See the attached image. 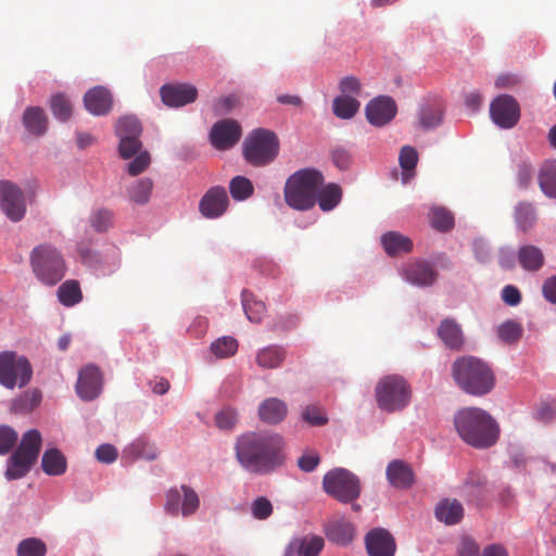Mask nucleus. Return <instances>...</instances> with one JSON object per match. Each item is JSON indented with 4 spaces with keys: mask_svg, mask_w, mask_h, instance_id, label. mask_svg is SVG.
I'll use <instances>...</instances> for the list:
<instances>
[{
    "mask_svg": "<svg viewBox=\"0 0 556 556\" xmlns=\"http://www.w3.org/2000/svg\"><path fill=\"white\" fill-rule=\"evenodd\" d=\"M59 301L67 307L78 304L83 300V292L77 280H66L58 289Z\"/></svg>",
    "mask_w": 556,
    "mask_h": 556,
    "instance_id": "obj_32",
    "label": "nucleus"
},
{
    "mask_svg": "<svg viewBox=\"0 0 556 556\" xmlns=\"http://www.w3.org/2000/svg\"><path fill=\"white\" fill-rule=\"evenodd\" d=\"M533 170L528 164H520L518 167L517 180L520 188H527L531 184Z\"/></svg>",
    "mask_w": 556,
    "mask_h": 556,
    "instance_id": "obj_64",
    "label": "nucleus"
},
{
    "mask_svg": "<svg viewBox=\"0 0 556 556\" xmlns=\"http://www.w3.org/2000/svg\"><path fill=\"white\" fill-rule=\"evenodd\" d=\"M251 511L255 519L264 520L273 514V505L269 500L262 496L252 503Z\"/></svg>",
    "mask_w": 556,
    "mask_h": 556,
    "instance_id": "obj_54",
    "label": "nucleus"
},
{
    "mask_svg": "<svg viewBox=\"0 0 556 556\" xmlns=\"http://www.w3.org/2000/svg\"><path fill=\"white\" fill-rule=\"evenodd\" d=\"M368 556H394L396 543L393 535L383 528H375L365 536Z\"/></svg>",
    "mask_w": 556,
    "mask_h": 556,
    "instance_id": "obj_17",
    "label": "nucleus"
},
{
    "mask_svg": "<svg viewBox=\"0 0 556 556\" xmlns=\"http://www.w3.org/2000/svg\"><path fill=\"white\" fill-rule=\"evenodd\" d=\"M29 263L35 277L48 287L59 283L67 269L61 251L49 243L35 247L30 252Z\"/></svg>",
    "mask_w": 556,
    "mask_h": 556,
    "instance_id": "obj_5",
    "label": "nucleus"
},
{
    "mask_svg": "<svg viewBox=\"0 0 556 556\" xmlns=\"http://www.w3.org/2000/svg\"><path fill=\"white\" fill-rule=\"evenodd\" d=\"M241 137V126L232 119L216 122L208 134L211 144L220 151L231 149Z\"/></svg>",
    "mask_w": 556,
    "mask_h": 556,
    "instance_id": "obj_13",
    "label": "nucleus"
},
{
    "mask_svg": "<svg viewBox=\"0 0 556 556\" xmlns=\"http://www.w3.org/2000/svg\"><path fill=\"white\" fill-rule=\"evenodd\" d=\"M153 182L150 178H142L137 180L129 188V198L137 204H146L151 195Z\"/></svg>",
    "mask_w": 556,
    "mask_h": 556,
    "instance_id": "obj_42",
    "label": "nucleus"
},
{
    "mask_svg": "<svg viewBox=\"0 0 556 556\" xmlns=\"http://www.w3.org/2000/svg\"><path fill=\"white\" fill-rule=\"evenodd\" d=\"M438 334L444 344L453 350L463 346L464 338L459 325L453 319H444L438 328Z\"/></svg>",
    "mask_w": 556,
    "mask_h": 556,
    "instance_id": "obj_26",
    "label": "nucleus"
},
{
    "mask_svg": "<svg viewBox=\"0 0 556 556\" xmlns=\"http://www.w3.org/2000/svg\"><path fill=\"white\" fill-rule=\"evenodd\" d=\"M0 207L5 216L16 223L26 214L25 197L21 188L10 180H0Z\"/></svg>",
    "mask_w": 556,
    "mask_h": 556,
    "instance_id": "obj_11",
    "label": "nucleus"
},
{
    "mask_svg": "<svg viewBox=\"0 0 556 556\" xmlns=\"http://www.w3.org/2000/svg\"><path fill=\"white\" fill-rule=\"evenodd\" d=\"M141 131V124L135 116H123L117 121L115 126V134L119 138L139 137Z\"/></svg>",
    "mask_w": 556,
    "mask_h": 556,
    "instance_id": "obj_39",
    "label": "nucleus"
},
{
    "mask_svg": "<svg viewBox=\"0 0 556 556\" xmlns=\"http://www.w3.org/2000/svg\"><path fill=\"white\" fill-rule=\"evenodd\" d=\"M490 115L498 127L513 128L520 118L519 104L511 96H498L490 105Z\"/></svg>",
    "mask_w": 556,
    "mask_h": 556,
    "instance_id": "obj_12",
    "label": "nucleus"
},
{
    "mask_svg": "<svg viewBox=\"0 0 556 556\" xmlns=\"http://www.w3.org/2000/svg\"><path fill=\"white\" fill-rule=\"evenodd\" d=\"M16 553L17 556H46L47 546L40 539L28 538L20 542Z\"/></svg>",
    "mask_w": 556,
    "mask_h": 556,
    "instance_id": "obj_44",
    "label": "nucleus"
},
{
    "mask_svg": "<svg viewBox=\"0 0 556 556\" xmlns=\"http://www.w3.org/2000/svg\"><path fill=\"white\" fill-rule=\"evenodd\" d=\"M302 418L313 427H320L328 422L325 412L317 405L306 406L302 412Z\"/></svg>",
    "mask_w": 556,
    "mask_h": 556,
    "instance_id": "obj_48",
    "label": "nucleus"
},
{
    "mask_svg": "<svg viewBox=\"0 0 556 556\" xmlns=\"http://www.w3.org/2000/svg\"><path fill=\"white\" fill-rule=\"evenodd\" d=\"M103 378L100 369L94 365H87L80 371L76 383V392L84 401L98 397L102 391Z\"/></svg>",
    "mask_w": 556,
    "mask_h": 556,
    "instance_id": "obj_15",
    "label": "nucleus"
},
{
    "mask_svg": "<svg viewBox=\"0 0 556 556\" xmlns=\"http://www.w3.org/2000/svg\"><path fill=\"white\" fill-rule=\"evenodd\" d=\"M328 538L340 545H348L354 539V526L351 522H333L327 528Z\"/></svg>",
    "mask_w": 556,
    "mask_h": 556,
    "instance_id": "obj_33",
    "label": "nucleus"
},
{
    "mask_svg": "<svg viewBox=\"0 0 556 556\" xmlns=\"http://www.w3.org/2000/svg\"><path fill=\"white\" fill-rule=\"evenodd\" d=\"M479 545L469 538H464L458 545L459 556H479Z\"/></svg>",
    "mask_w": 556,
    "mask_h": 556,
    "instance_id": "obj_61",
    "label": "nucleus"
},
{
    "mask_svg": "<svg viewBox=\"0 0 556 556\" xmlns=\"http://www.w3.org/2000/svg\"><path fill=\"white\" fill-rule=\"evenodd\" d=\"M387 478L390 484L396 489H408L414 483L413 469L400 459H394L388 465Z\"/></svg>",
    "mask_w": 556,
    "mask_h": 556,
    "instance_id": "obj_22",
    "label": "nucleus"
},
{
    "mask_svg": "<svg viewBox=\"0 0 556 556\" xmlns=\"http://www.w3.org/2000/svg\"><path fill=\"white\" fill-rule=\"evenodd\" d=\"M454 426L462 440L476 448L494 445L500 437L496 420L478 407L462 408L454 415Z\"/></svg>",
    "mask_w": 556,
    "mask_h": 556,
    "instance_id": "obj_1",
    "label": "nucleus"
},
{
    "mask_svg": "<svg viewBox=\"0 0 556 556\" xmlns=\"http://www.w3.org/2000/svg\"><path fill=\"white\" fill-rule=\"evenodd\" d=\"M90 225L98 232H104L112 226L113 213L106 208H100L90 215Z\"/></svg>",
    "mask_w": 556,
    "mask_h": 556,
    "instance_id": "obj_47",
    "label": "nucleus"
},
{
    "mask_svg": "<svg viewBox=\"0 0 556 556\" xmlns=\"http://www.w3.org/2000/svg\"><path fill=\"white\" fill-rule=\"evenodd\" d=\"M339 89L344 97H357L361 94L362 85L357 77L345 76L340 80Z\"/></svg>",
    "mask_w": 556,
    "mask_h": 556,
    "instance_id": "obj_52",
    "label": "nucleus"
},
{
    "mask_svg": "<svg viewBox=\"0 0 556 556\" xmlns=\"http://www.w3.org/2000/svg\"><path fill=\"white\" fill-rule=\"evenodd\" d=\"M430 222L437 230L447 231L453 227L454 218L450 211L443 207H434L431 211Z\"/></svg>",
    "mask_w": 556,
    "mask_h": 556,
    "instance_id": "obj_46",
    "label": "nucleus"
},
{
    "mask_svg": "<svg viewBox=\"0 0 556 556\" xmlns=\"http://www.w3.org/2000/svg\"><path fill=\"white\" fill-rule=\"evenodd\" d=\"M333 164L340 169H346L352 161L351 153L348 149L338 147L331 152Z\"/></svg>",
    "mask_w": 556,
    "mask_h": 556,
    "instance_id": "obj_58",
    "label": "nucleus"
},
{
    "mask_svg": "<svg viewBox=\"0 0 556 556\" xmlns=\"http://www.w3.org/2000/svg\"><path fill=\"white\" fill-rule=\"evenodd\" d=\"M342 190L337 184H328L323 185L320 189H318V198L317 202L320 210L324 212H329L333 210L341 201Z\"/></svg>",
    "mask_w": 556,
    "mask_h": 556,
    "instance_id": "obj_31",
    "label": "nucleus"
},
{
    "mask_svg": "<svg viewBox=\"0 0 556 556\" xmlns=\"http://www.w3.org/2000/svg\"><path fill=\"white\" fill-rule=\"evenodd\" d=\"M96 457L100 463L111 464L117 458V450L111 444H102L97 448Z\"/></svg>",
    "mask_w": 556,
    "mask_h": 556,
    "instance_id": "obj_59",
    "label": "nucleus"
},
{
    "mask_svg": "<svg viewBox=\"0 0 556 556\" xmlns=\"http://www.w3.org/2000/svg\"><path fill=\"white\" fill-rule=\"evenodd\" d=\"M283 438L277 433H258L245 441V467L268 472L282 464Z\"/></svg>",
    "mask_w": 556,
    "mask_h": 556,
    "instance_id": "obj_4",
    "label": "nucleus"
},
{
    "mask_svg": "<svg viewBox=\"0 0 556 556\" xmlns=\"http://www.w3.org/2000/svg\"><path fill=\"white\" fill-rule=\"evenodd\" d=\"M229 199L226 189L220 186L210 188L199 202V211L210 219L218 218L228 208Z\"/></svg>",
    "mask_w": 556,
    "mask_h": 556,
    "instance_id": "obj_14",
    "label": "nucleus"
},
{
    "mask_svg": "<svg viewBox=\"0 0 556 556\" xmlns=\"http://www.w3.org/2000/svg\"><path fill=\"white\" fill-rule=\"evenodd\" d=\"M518 262L528 271H536L544 264V255L541 249L535 245H523L518 251Z\"/></svg>",
    "mask_w": 556,
    "mask_h": 556,
    "instance_id": "obj_29",
    "label": "nucleus"
},
{
    "mask_svg": "<svg viewBox=\"0 0 556 556\" xmlns=\"http://www.w3.org/2000/svg\"><path fill=\"white\" fill-rule=\"evenodd\" d=\"M379 408L393 413L405 408L412 399L408 382L399 375H388L379 380L375 389Z\"/></svg>",
    "mask_w": 556,
    "mask_h": 556,
    "instance_id": "obj_6",
    "label": "nucleus"
},
{
    "mask_svg": "<svg viewBox=\"0 0 556 556\" xmlns=\"http://www.w3.org/2000/svg\"><path fill=\"white\" fill-rule=\"evenodd\" d=\"M463 516V506L456 500H443L435 507V517L446 525L458 523Z\"/></svg>",
    "mask_w": 556,
    "mask_h": 556,
    "instance_id": "obj_28",
    "label": "nucleus"
},
{
    "mask_svg": "<svg viewBox=\"0 0 556 556\" xmlns=\"http://www.w3.org/2000/svg\"><path fill=\"white\" fill-rule=\"evenodd\" d=\"M286 352L280 346H268L261 350L256 363L263 368H277L285 361Z\"/></svg>",
    "mask_w": 556,
    "mask_h": 556,
    "instance_id": "obj_34",
    "label": "nucleus"
},
{
    "mask_svg": "<svg viewBox=\"0 0 556 556\" xmlns=\"http://www.w3.org/2000/svg\"><path fill=\"white\" fill-rule=\"evenodd\" d=\"M325 184L323 173L316 168H302L290 175L283 188L288 206L296 211H308L317 202L318 189Z\"/></svg>",
    "mask_w": 556,
    "mask_h": 556,
    "instance_id": "obj_3",
    "label": "nucleus"
},
{
    "mask_svg": "<svg viewBox=\"0 0 556 556\" xmlns=\"http://www.w3.org/2000/svg\"><path fill=\"white\" fill-rule=\"evenodd\" d=\"M396 114V104L390 97H378L372 99L366 106V116L374 126H384L393 119Z\"/></svg>",
    "mask_w": 556,
    "mask_h": 556,
    "instance_id": "obj_18",
    "label": "nucleus"
},
{
    "mask_svg": "<svg viewBox=\"0 0 556 556\" xmlns=\"http://www.w3.org/2000/svg\"><path fill=\"white\" fill-rule=\"evenodd\" d=\"M41 434L30 429L22 437L21 443L8 460L5 477L9 480L24 477L37 460L41 447Z\"/></svg>",
    "mask_w": 556,
    "mask_h": 556,
    "instance_id": "obj_7",
    "label": "nucleus"
},
{
    "mask_svg": "<svg viewBox=\"0 0 556 556\" xmlns=\"http://www.w3.org/2000/svg\"><path fill=\"white\" fill-rule=\"evenodd\" d=\"M542 293L546 301L556 304V275L543 282Z\"/></svg>",
    "mask_w": 556,
    "mask_h": 556,
    "instance_id": "obj_62",
    "label": "nucleus"
},
{
    "mask_svg": "<svg viewBox=\"0 0 556 556\" xmlns=\"http://www.w3.org/2000/svg\"><path fill=\"white\" fill-rule=\"evenodd\" d=\"M442 108L438 103L424 105L419 112V125L425 129L433 128L442 122Z\"/></svg>",
    "mask_w": 556,
    "mask_h": 556,
    "instance_id": "obj_37",
    "label": "nucleus"
},
{
    "mask_svg": "<svg viewBox=\"0 0 556 556\" xmlns=\"http://www.w3.org/2000/svg\"><path fill=\"white\" fill-rule=\"evenodd\" d=\"M215 422L220 430H231L238 422V415L227 407L216 414Z\"/></svg>",
    "mask_w": 556,
    "mask_h": 556,
    "instance_id": "obj_51",
    "label": "nucleus"
},
{
    "mask_svg": "<svg viewBox=\"0 0 556 556\" xmlns=\"http://www.w3.org/2000/svg\"><path fill=\"white\" fill-rule=\"evenodd\" d=\"M381 244L389 256H397L409 253L413 250V241L397 231H388L381 236Z\"/></svg>",
    "mask_w": 556,
    "mask_h": 556,
    "instance_id": "obj_24",
    "label": "nucleus"
},
{
    "mask_svg": "<svg viewBox=\"0 0 556 556\" xmlns=\"http://www.w3.org/2000/svg\"><path fill=\"white\" fill-rule=\"evenodd\" d=\"M127 452L136 458L154 460L157 457V450L144 438H138L127 448Z\"/></svg>",
    "mask_w": 556,
    "mask_h": 556,
    "instance_id": "obj_41",
    "label": "nucleus"
},
{
    "mask_svg": "<svg viewBox=\"0 0 556 556\" xmlns=\"http://www.w3.org/2000/svg\"><path fill=\"white\" fill-rule=\"evenodd\" d=\"M323 489L328 495L344 504L355 502L362 492L358 477L344 468H334L326 472Z\"/></svg>",
    "mask_w": 556,
    "mask_h": 556,
    "instance_id": "obj_9",
    "label": "nucleus"
},
{
    "mask_svg": "<svg viewBox=\"0 0 556 556\" xmlns=\"http://www.w3.org/2000/svg\"><path fill=\"white\" fill-rule=\"evenodd\" d=\"M539 185L548 198H556V160L546 161L539 173Z\"/></svg>",
    "mask_w": 556,
    "mask_h": 556,
    "instance_id": "obj_30",
    "label": "nucleus"
},
{
    "mask_svg": "<svg viewBox=\"0 0 556 556\" xmlns=\"http://www.w3.org/2000/svg\"><path fill=\"white\" fill-rule=\"evenodd\" d=\"M502 300L510 306H516L521 302L520 291L511 285H508L502 290Z\"/></svg>",
    "mask_w": 556,
    "mask_h": 556,
    "instance_id": "obj_60",
    "label": "nucleus"
},
{
    "mask_svg": "<svg viewBox=\"0 0 556 556\" xmlns=\"http://www.w3.org/2000/svg\"><path fill=\"white\" fill-rule=\"evenodd\" d=\"M266 313V306L262 301L248 298L245 294V316L253 323H260Z\"/></svg>",
    "mask_w": 556,
    "mask_h": 556,
    "instance_id": "obj_49",
    "label": "nucleus"
},
{
    "mask_svg": "<svg viewBox=\"0 0 556 556\" xmlns=\"http://www.w3.org/2000/svg\"><path fill=\"white\" fill-rule=\"evenodd\" d=\"M141 148V142L139 141V137H124L119 138V154L123 159L132 157Z\"/></svg>",
    "mask_w": 556,
    "mask_h": 556,
    "instance_id": "obj_55",
    "label": "nucleus"
},
{
    "mask_svg": "<svg viewBox=\"0 0 556 556\" xmlns=\"http://www.w3.org/2000/svg\"><path fill=\"white\" fill-rule=\"evenodd\" d=\"M50 108L53 116L60 122H66L72 116V103L65 94L59 93L52 96L50 99Z\"/></svg>",
    "mask_w": 556,
    "mask_h": 556,
    "instance_id": "obj_40",
    "label": "nucleus"
},
{
    "mask_svg": "<svg viewBox=\"0 0 556 556\" xmlns=\"http://www.w3.org/2000/svg\"><path fill=\"white\" fill-rule=\"evenodd\" d=\"M33 370L25 357L14 352L0 353V384L8 389L26 386L31 379Z\"/></svg>",
    "mask_w": 556,
    "mask_h": 556,
    "instance_id": "obj_10",
    "label": "nucleus"
},
{
    "mask_svg": "<svg viewBox=\"0 0 556 556\" xmlns=\"http://www.w3.org/2000/svg\"><path fill=\"white\" fill-rule=\"evenodd\" d=\"M17 433L8 426H0V454H7L15 445Z\"/></svg>",
    "mask_w": 556,
    "mask_h": 556,
    "instance_id": "obj_56",
    "label": "nucleus"
},
{
    "mask_svg": "<svg viewBox=\"0 0 556 556\" xmlns=\"http://www.w3.org/2000/svg\"><path fill=\"white\" fill-rule=\"evenodd\" d=\"M361 103L353 97L340 96L333 100V113L342 119L352 118L359 110Z\"/></svg>",
    "mask_w": 556,
    "mask_h": 556,
    "instance_id": "obj_36",
    "label": "nucleus"
},
{
    "mask_svg": "<svg viewBox=\"0 0 556 556\" xmlns=\"http://www.w3.org/2000/svg\"><path fill=\"white\" fill-rule=\"evenodd\" d=\"M151 159L148 152H141L128 164V173L131 176H137L144 172L150 165Z\"/></svg>",
    "mask_w": 556,
    "mask_h": 556,
    "instance_id": "obj_57",
    "label": "nucleus"
},
{
    "mask_svg": "<svg viewBox=\"0 0 556 556\" xmlns=\"http://www.w3.org/2000/svg\"><path fill=\"white\" fill-rule=\"evenodd\" d=\"M288 414V405L278 397H268L258 406L260 419L268 425H277L285 420Z\"/></svg>",
    "mask_w": 556,
    "mask_h": 556,
    "instance_id": "obj_21",
    "label": "nucleus"
},
{
    "mask_svg": "<svg viewBox=\"0 0 556 556\" xmlns=\"http://www.w3.org/2000/svg\"><path fill=\"white\" fill-rule=\"evenodd\" d=\"M279 149V139L273 130L256 128L245 139V161L254 166H266L276 160Z\"/></svg>",
    "mask_w": 556,
    "mask_h": 556,
    "instance_id": "obj_8",
    "label": "nucleus"
},
{
    "mask_svg": "<svg viewBox=\"0 0 556 556\" xmlns=\"http://www.w3.org/2000/svg\"><path fill=\"white\" fill-rule=\"evenodd\" d=\"M84 104L92 115H106L112 109V94L106 88L97 86L86 92Z\"/></svg>",
    "mask_w": 556,
    "mask_h": 556,
    "instance_id": "obj_20",
    "label": "nucleus"
},
{
    "mask_svg": "<svg viewBox=\"0 0 556 556\" xmlns=\"http://www.w3.org/2000/svg\"><path fill=\"white\" fill-rule=\"evenodd\" d=\"M515 220L520 230L526 232L531 229L536 220L533 205L528 202L518 203L515 207Z\"/></svg>",
    "mask_w": 556,
    "mask_h": 556,
    "instance_id": "obj_35",
    "label": "nucleus"
},
{
    "mask_svg": "<svg viewBox=\"0 0 556 556\" xmlns=\"http://www.w3.org/2000/svg\"><path fill=\"white\" fill-rule=\"evenodd\" d=\"M238 341L232 337H222L211 344V352L218 358H226L233 355L238 350Z\"/></svg>",
    "mask_w": 556,
    "mask_h": 556,
    "instance_id": "obj_43",
    "label": "nucleus"
},
{
    "mask_svg": "<svg viewBox=\"0 0 556 556\" xmlns=\"http://www.w3.org/2000/svg\"><path fill=\"white\" fill-rule=\"evenodd\" d=\"M451 372L456 386L470 395H485L495 386V375L490 365L475 356L457 357Z\"/></svg>",
    "mask_w": 556,
    "mask_h": 556,
    "instance_id": "obj_2",
    "label": "nucleus"
},
{
    "mask_svg": "<svg viewBox=\"0 0 556 556\" xmlns=\"http://www.w3.org/2000/svg\"><path fill=\"white\" fill-rule=\"evenodd\" d=\"M160 94L165 105L180 108L197 100L198 89L191 84H166L161 87Z\"/></svg>",
    "mask_w": 556,
    "mask_h": 556,
    "instance_id": "obj_16",
    "label": "nucleus"
},
{
    "mask_svg": "<svg viewBox=\"0 0 556 556\" xmlns=\"http://www.w3.org/2000/svg\"><path fill=\"white\" fill-rule=\"evenodd\" d=\"M404 278L412 285L418 287L432 286L438 279V271L428 262L416 260L403 267Z\"/></svg>",
    "mask_w": 556,
    "mask_h": 556,
    "instance_id": "obj_19",
    "label": "nucleus"
},
{
    "mask_svg": "<svg viewBox=\"0 0 556 556\" xmlns=\"http://www.w3.org/2000/svg\"><path fill=\"white\" fill-rule=\"evenodd\" d=\"M523 332L522 325L516 320L508 319L497 328V336L506 344H513L520 340Z\"/></svg>",
    "mask_w": 556,
    "mask_h": 556,
    "instance_id": "obj_38",
    "label": "nucleus"
},
{
    "mask_svg": "<svg viewBox=\"0 0 556 556\" xmlns=\"http://www.w3.org/2000/svg\"><path fill=\"white\" fill-rule=\"evenodd\" d=\"M325 545L318 535H306L290 544L287 556H318Z\"/></svg>",
    "mask_w": 556,
    "mask_h": 556,
    "instance_id": "obj_23",
    "label": "nucleus"
},
{
    "mask_svg": "<svg viewBox=\"0 0 556 556\" xmlns=\"http://www.w3.org/2000/svg\"><path fill=\"white\" fill-rule=\"evenodd\" d=\"M23 125L34 136H42L48 128V118L40 106H28L23 114Z\"/></svg>",
    "mask_w": 556,
    "mask_h": 556,
    "instance_id": "obj_25",
    "label": "nucleus"
},
{
    "mask_svg": "<svg viewBox=\"0 0 556 556\" xmlns=\"http://www.w3.org/2000/svg\"><path fill=\"white\" fill-rule=\"evenodd\" d=\"M399 162L402 169L405 172L403 176V181L406 182L408 176H410V172H413L418 162V153L415 148L412 146H404L401 149Z\"/></svg>",
    "mask_w": 556,
    "mask_h": 556,
    "instance_id": "obj_45",
    "label": "nucleus"
},
{
    "mask_svg": "<svg viewBox=\"0 0 556 556\" xmlns=\"http://www.w3.org/2000/svg\"><path fill=\"white\" fill-rule=\"evenodd\" d=\"M320 463L317 451L307 450L298 458V466L302 471L312 472Z\"/></svg>",
    "mask_w": 556,
    "mask_h": 556,
    "instance_id": "obj_53",
    "label": "nucleus"
},
{
    "mask_svg": "<svg viewBox=\"0 0 556 556\" xmlns=\"http://www.w3.org/2000/svg\"><path fill=\"white\" fill-rule=\"evenodd\" d=\"M184 500L181 503V514L184 516H189L193 514L199 507V496L198 494L190 489L189 486H181Z\"/></svg>",
    "mask_w": 556,
    "mask_h": 556,
    "instance_id": "obj_50",
    "label": "nucleus"
},
{
    "mask_svg": "<svg viewBox=\"0 0 556 556\" xmlns=\"http://www.w3.org/2000/svg\"><path fill=\"white\" fill-rule=\"evenodd\" d=\"M41 468L48 476H62L67 468V460L58 448L47 450L41 458Z\"/></svg>",
    "mask_w": 556,
    "mask_h": 556,
    "instance_id": "obj_27",
    "label": "nucleus"
},
{
    "mask_svg": "<svg viewBox=\"0 0 556 556\" xmlns=\"http://www.w3.org/2000/svg\"><path fill=\"white\" fill-rule=\"evenodd\" d=\"M236 101L233 96L220 97L215 101L213 109L216 114H224L233 108Z\"/></svg>",
    "mask_w": 556,
    "mask_h": 556,
    "instance_id": "obj_63",
    "label": "nucleus"
}]
</instances>
